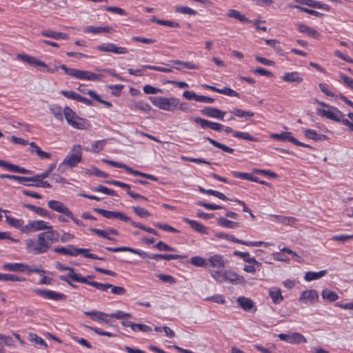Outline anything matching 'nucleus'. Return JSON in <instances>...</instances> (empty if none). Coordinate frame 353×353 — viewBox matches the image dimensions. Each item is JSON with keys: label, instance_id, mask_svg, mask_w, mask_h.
Segmentation results:
<instances>
[{"label": "nucleus", "instance_id": "nucleus-1", "mask_svg": "<svg viewBox=\"0 0 353 353\" xmlns=\"http://www.w3.org/2000/svg\"><path fill=\"white\" fill-rule=\"evenodd\" d=\"M93 210L106 219H119L125 223H130V224L134 228H139L154 235H159L157 231L154 229L148 228L140 223L132 221L130 217L123 212L119 211H110L102 208H94Z\"/></svg>", "mask_w": 353, "mask_h": 353}, {"label": "nucleus", "instance_id": "nucleus-35", "mask_svg": "<svg viewBox=\"0 0 353 353\" xmlns=\"http://www.w3.org/2000/svg\"><path fill=\"white\" fill-rule=\"evenodd\" d=\"M74 250H75V247L72 245H68V248L57 247V248H54V249H53L54 252H55L57 253L62 254H65V255H69V256H75Z\"/></svg>", "mask_w": 353, "mask_h": 353}, {"label": "nucleus", "instance_id": "nucleus-31", "mask_svg": "<svg viewBox=\"0 0 353 353\" xmlns=\"http://www.w3.org/2000/svg\"><path fill=\"white\" fill-rule=\"evenodd\" d=\"M6 221L12 227L20 230L23 232V230L24 229L23 223L24 221L23 219H17L15 218L11 217L10 216L6 215Z\"/></svg>", "mask_w": 353, "mask_h": 353}, {"label": "nucleus", "instance_id": "nucleus-60", "mask_svg": "<svg viewBox=\"0 0 353 353\" xmlns=\"http://www.w3.org/2000/svg\"><path fill=\"white\" fill-rule=\"evenodd\" d=\"M29 337H30V340L32 342H34L36 344H39L41 346L47 347L48 345H47V343H46V341L41 337L39 336L36 334L30 333L29 334Z\"/></svg>", "mask_w": 353, "mask_h": 353}, {"label": "nucleus", "instance_id": "nucleus-46", "mask_svg": "<svg viewBox=\"0 0 353 353\" xmlns=\"http://www.w3.org/2000/svg\"><path fill=\"white\" fill-rule=\"evenodd\" d=\"M233 137L238 138V139H242L250 141H254L256 142L259 141L257 137L251 136L248 132H239V131H234L233 132Z\"/></svg>", "mask_w": 353, "mask_h": 353}, {"label": "nucleus", "instance_id": "nucleus-3", "mask_svg": "<svg viewBox=\"0 0 353 353\" xmlns=\"http://www.w3.org/2000/svg\"><path fill=\"white\" fill-rule=\"evenodd\" d=\"M59 234L56 230H48L38 234L35 254L46 253L52 244L59 241Z\"/></svg>", "mask_w": 353, "mask_h": 353}, {"label": "nucleus", "instance_id": "nucleus-55", "mask_svg": "<svg viewBox=\"0 0 353 353\" xmlns=\"http://www.w3.org/2000/svg\"><path fill=\"white\" fill-rule=\"evenodd\" d=\"M196 205H199V206H201V207H203V208H206L208 210H210L225 209V208L223 205H215V204H212V203H205V202L201 201H198L196 202Z\"/></svg>", "mask_w": 353, "mask_h": 353}, {"label": "nucleus", "instance_id": "nucleus-34", "mask_svg": "<svg viewBox=\"0 0 353 353\" xmlns=\"http://www.w3.org/2000/svg\"><path fill=\"white\" fill-rule=\"evenodd\" d=\"M3 168L9 172L25 174L26 169L17 165L12 164L6 161H4Z\"/></svg>", "mask_w": 353, "mask_h": 353}, {"label": "nucleus", "instance_id": "nucleus-37", "mask_svg": "<svg viewBox=\"0 0 353 353\" xmlns=\"http://www.w3.org/2000/svg\"><path fill=\"white\" fill-rule=\"evenodd\" d=\"M190 264L195 267L208 268V259L202 258L199 256L192 257L188 261Z\"/></svg>", "mask_w": 353, "mask_h": 353}, {"label": "nucleus", "instance_id": "nucleus-57", "mask_svg": "<svg viewBox=\"0 0 353 353\" xmlns=\"http://www.w3.org/2000/svg\"><path fill=\"white\" fill-rule=\"evenodd\" d=\"M232 174L234 177H237V178H239V179H245V180H248V181H256V179H253L254 176L252 174H250V173L240 172L233 171L232 172Z\"/></svg>", "mask_w": 353, "mask_h": 353}, {"label": "nucleus", "instance_id": "nucleus-64", "mask_svg": "<svg viewBox=\"0 0 353 353\" xmlns=\"http://www.w3.org/2000/svg\"><path fill=\"white\" fill-rule=\"evenodd\" d=\"M219 94H223L230 97H240V95L237 92L228 87H224L223 88L220 89Z\"/></svg>", "mask_w": 353, "mask_h": 353}, {"label": "nucleus", "instance_id": "nucleus-18", "mask_svg": "<svg viewBox=\"0 0 353 353\" xmlns=\"http://www.w3.org/2000/svg\"><path fill=\"white\" fill-rule=\"evenodd\" d=\"M296 3L305 5L311 8L323 9L325 10H329L330 6L327 4L322 3L319 1H316L314 0H294Z\"/></svg>", "mask_w": 353, "mask_h": 353}, {"label": "nucleus", "instance_id": "nucleus-28", "mask_svg": "<svg viewBox=\"0 0 353 353\" xmlns=\"http://www.w3.org/2000/svg\"><path fill=\"white\" fill-rule=\"evenodd\" d=\"M239 306L245 311H249L254 307V302L245 296H240L236 300Z\"/></svg>", "mask_w": 353, "mask_h": 353}, {"label": "nucleus", "instance_id": "nucleus-43", "mask_svg": "<svg viewBox=\"0 0 353 353\" xmlns=\"http://www.w3.org/2000/svg\"><path fill=\"white\" fill-rule=\"evenodd\" d=\"M87 94H88L90 97H92L93 99L96 100L100 103H102L105 105V107L110 108L112 107V103L110 101H107L105 100H103L101 97L97 94L94 90H89L87 92Z\"/></svg>", "mask_w": 353, "mask_h": 353}, {"label": "nucleus", "instance_id": "nucleus-19", "mask_svg": "<svg viewBox=\"0 0 353 353\" xmlns=\"http://www.w3.org/2000/svg\"><path fill=\"white\" fill-rule=\"evenodd\" d=\"M28 265L22 263H5L3 265L4 270L17 272H24Z\"/></svg>", "mask_w": 353, "mask_h": 353}, {"label": "nucleus", "instance_id": "nucleus-24", "mask_svg": "<svg viewBox=\"0 0 353 353\" xmlns=\"http://www.w3.org/2000/svg\"><path fill=\"white\" fill-rule=\"evenodd\" d=\"M296 27L299 32L307 34L312 38H317L319 34L316 30L305 24L299 23L296 24Z\"/></svg>", "mask_w": 353, "mask_h": 353}, {"label": "nucleus", "instance_id": "nucleus-11", "mask_svg": "<svg viewBox=\"0 0 353 353\" xmlns=\"http://www.w3.org/2000/svg\"><path fill=\"white\" fill-rule=\"evenodd\" d=\"M299 301L305 304L314 305L319 301L318 292L315 290H305L301 293Z\"/></svg>", "mask_w": 353, "mask_h": 353}, {"label": "nucleus", "instance_id": "nucleus-50", "mask_svg": "<svg viewBox=\"0 0 353 353\" xmlns=\"http://www.w3.org/2000/svg\"><path fill=\"white\" fill-rule=\"evenodd\" d=\"M292 344H299L307 343L306 338L299 332L291 333Z\"/></svg>", "mask_w": 353, "mask_h": 353}, {"label": "nucleus", "instance_id": "nucleus-29", "mask_svg": "<svg viewBox=\"0 0 353 353\" xmlns=\"http://www.w3.org/2000/svg\"><path fill=\"white\" fill-rule=\"evenodd\" d=\"M269 296L274 304H279L283 300L281 291L279 288H272L269 290Z\"/></svg>", "mask_w": 353, "mask_h": 353}, {"label": "nucleus", "instance_id": "nucleus-10", "mask_svg": "<svg viewBox=\"0 0 353 353\" xmlns=\"http://www.w3.org/2000/svg\"><path fill=\"white\" fill-rule=\"evenodd\" d=\"M35 292L37 295L41 297L57 301L65 300L67 298L64 294L59 293L50 290L38 289L35 291Z\"/></svg>", "mask_w": 353, "mask_h": 353}, {"label": "nucleus", "instance_id": "nucleus-52", "mask_svg": "<svg viewBox=\"0 0 353 353\" xmlns=\"http://www.w3.org/2000/svg\"><path fill=\"white\" fill-rule=\"evenodd\" d=\"M230 112L232 114V115L239 118H243L245 117H253L254 115V113L253 112L245 111L238 108L234 109Z\"/></svg>", "mask_w": 353, "mask_h": 353}, {"label": "nucleus", "instance_id": "nucleus-45", "mask_svg": "<svg viewBox=\"0 0 353 353\" xmlns=\"http://www.w3.org/2000/svg\"><path fill=\"white\" fill-rule=\"evenodd\" d=\"M130 108L132 110L138 109L145 112H149L152 110L151 106L148 103H145L142 101H139L134 103L133 105L130 106Z\"/></svg>", "mask_w": 353, "mask_h": 353}, {"label": "nucleus", "instance_id": "nucleus-26", "mask_svg": "<svg viewBox=\"0 0 353 353\" xmlns=\"http://www.w3.org/2000/svg\"><path fill=\"white\" fill-rule=\"evenodd\" d=\"M40 174H36L32 176V182H34L32 185H27V186H32L37 188H50L51 185L47 181H43L46 179L45 177H39Z\"/></svg>", "mask_w": 353, "mask_h": 353}, {"label": "nucleus", "instance_id": "nucleus-27", "mask_svg": "<svg viewBox=\"0 0 353 353\" xmlns=\"http://www.w3.org/2000/svg\"><path fill=\"white\" fill-rule=\"evenodd\" d=\"M186 257V256L184 255H179V254H152L150 256V259H154V260H159V259H165V260H172V259H179Z\"/></svg>", "mask_w": 353, "mask_h": 353}, {"label": "nucleus", "instance_id": "nucleus-58", "mask_svg": "<svg viewBox=\"0 0 353 353\" xmlns=\"http://www.w3.org/2000/svg\"><path fill=\"white\" fill-rule=\"evenodd\" d=\"M212 277L219 283L224 282V272L222 270H211Z\"/></svg>", "mask_w": 353, "mask_h": 353}, {"label": "nucleus", "instance_id": "nucleus-5", "mask_svg": "<svg viewBox=\"0 0 353 353\" xmlns=\"http://www.w3.org/2000/svg\"><path fill=\"white\" fill-rule=\"evenodd\" d=\"M65 119L70 126L79 130L87 129L89 124L88 121L79 117L70 107L65 106L63 109Z\"/></svg>", "mask_w": 353, "mask_h": 353}, {"label": "nucleus", "instance_id": "nucleus-44", "mask_svg": "<svg viewBox=\"0 0 353 353\" xmlns=\"http://www.w3.org/2000/svg\"><path fill=\"white\" fill-rule=\"evenodd\" d=\"M289 7L290 8H292L298 9L299 10H300L301 12L307 13V14H311V15L316 16L317 17H322L323 16V14H322V13H321L319 12H317V11L314 10L308 9L307 8H304V7H302L301 6H299V5H290Z\"/></svg>", "mask_w": 353, "mask_h": 353}, {"label": "nucleus", "instance_id": "nucleus-14", "mask_svg": "<svg viewBox=\"0 0 353 353\" xmlns=\"http://www.w3.org/2000/svg\"><path fill=\"white\" fill-rule=\"evenodd\" d=\"M105 250L112 252H130L136 254H138L143 259L145 258H150V254H148L147 252L137 250L130 247H117V248H112V247H107L105 248Z\"/></svg>", "mask_w": 353, "mask_h": 353}, {"label": "nucleus", "instance_id": "nucleus-23", "mask_svg": "<svg viewBox=\"0 0 353 353\" xmlns=\"http://www.w3.org/2000/svg\"><path fill=\"white\" fill-rule=\"evenodd\" d=\"M41 34L43 37L52 38L56 40L63 39L67 40L68 35L64 32H55L50 30H43L41 32Z\"/></svg>", "mask_w": 353, "mask_h": 353}, {"label": "nucleus", "instance_id": "nucleus-56", "mask_svg": "<svg viewBox=\"0 0 353 353\" xmlns=\"http://www.w3.org/2000/svg\"><path fill=\"white\" fill-rule=\"evenodd\" d=\"M176 12L183 14L196 15L197 11L187 6H179L176 8Z\"/></svg>", "mask_w": 353, "mask_h": 353}, {"label": "nucleus", "instance_id": "nucleus-63", "mask_svg": "<svg viewBox=\"0 0 353 353\" xmlns=\"http://www.w3.org/2000/svg\"><path fill=\"white\" fill-rule=\"evenodd\" d=\"M63 96H64L66 98L75 100L79 101V99L80 98V94H77V92L74 91H67V90H62L60 92Z\"/></svg>", "mask_w": 353, "mask_h": 353}, {"label": "nucleus", "instance_id": "nucleus-8", "mask_svg": "<svg viewBox=\"0 0 353 353\" xmlns=\"http://www.w3.org/2000/svg\"><path fill=\"white\" fill-rule=\"evenodd\" d=\"M228 263V260L220 254H215L208 259V267L216 270H223Z\"/></svg>", "mask_w": 353, "mask_h": 353}, {"label": "nucleus", "instance_id": "nucleus-22", "mask_svg": "<svg viewBox=\"0 0 353 353\" xmlns=\"http://www.w3.org/2000/svg\"><path fill=\"white\" fill-rule=\"evenodd\" d=\"M270 137L276 140L286 141L294 144H298L299 141L292 136L290 132H285L281 134H272Z\"/></svg>", "mask_w": 353, "mask_h": 353}, {"label": "nucleus", "instance_id": "nucleus-40", "mask_svg": "<svg viewBox=\"0 0 353 353\" xmlns=\"http://www.w3.org/2000/svg\"><path fill=\"white\" fill-rule=\"evenodd\" d=\"M192 120L200 125V126L203 128V129H212V126H213V123L214 122L213 121H208L207 119H202L201 117H193L192 119Z\"/></svg>", "mask_w": 353, "mask_h": 353}, {"label": "nucleus", "instance_id": "nucleus-17", "mask_svg": "<svg viewBox=\"0 0 353 353\" xmlns=\"http://www.w3.org/2000/svg\"><path fill=\"white\" fill-rule=\"evenodd\" d=\"M183 220L185 223L190 225V226L194 230H195L201 234H208V228L205 225L201 224V223H199L196 221H194V220L190 219L188 218H183Z\"/></svg>", "mask_w": 353, "mask_h": 353}, {"label": "nucleus", "instance_id": "nucleus-39", "mask_svg": "<svg viewBox=\"0 0 353 353\" xmlns=\"http://www.w3.org/2000/svg\"><path fill=\"white\" fill-rule=\"evenodd\" d=\"M326 270H321L318 272H307L305 274L304 279L307 281H311L320 279L326 274Z\"/></svg>", "mask_w": 353, "mask_h": 353}, {"label": "nucleus", "instance_id": "nucleus-38", "mask_svg": "<svg viewBox=\"0 0 353 353\" xmlns=\"http://www.w3.org/2000/svg\"><path fill=\"white\" fill-rule=\"evenodd\" d=\"M205 140H207L209 141L210 143L213 145L214 146L221 149L223 151L228 153H233L234 150L232 148H230L224 144H222L216 141H215L213 139H211L210 137H205L203 138Z\"/></svg>", "mask_w": 353, "mask_h": 353}, {"label": "nucleus", "instance_id": "nucleus-20", "mask_svg": "<svg viewBox=\"0 0 353 353\" xmlns=\"http://www.w3.org/2000/svg\"><path fill=\"white\" fill-rule=\"evenodd\" d=\"M282 80L288 83H301L303 77L298 72H285L281 77Z\"/></svg>", "mask_w": 353, "mask_h": 353}, {"label": "nucleus", "instance_id": "nucleus-13", "mask_svg": "<svg viewBox=\"0 0 353 353\" xmlns=\"http://www.w3.org/2000/svg\"><path fill=\"white\" fill-rule=\"evenodd\" d=\"M224 282L230 283L234 285L243 284L245 280L243 276L238 274L232 270L224 271Z\"/></svg>", "mask_w": 353, "mask_h": 353}, {"label": "nucleus", "instance_id": "nucleus-59", "mask_svg": "<svg viewBox=\"0 0 353 353\" xmlns=\"http://www.w3.org/2000/svg\"><path fill=\"white\" fill-rule=\"evenodd\" d=\"M105 145V140H100L95 141L92 145V148L90 150L86 149L88 151H91L95 153L99 152L101 150H103V146Z\"/></svg>", "mask_w": 353, "mask_h": 353}, {"label": "nucleus", "instance_id": "nucleus-61", "mask_svg": "<svg viewBox=\"0 0 353 353\" xmlns=\"http://www.w3.org/2000/svg\"><path fill=\"white\" fill-rule=\"evenodd\" d=\"M143 92L147 94H156L158 93H162L163 90L161 89L153 87L150 85H145L143 88Z\"/></svg>", "mask_w": 353, "mask_h": 353}, {"label": "nucleus", "instance_id": "nucleus-7", "mask_svg": "<svg viewBox=\"0 0 353 353\" xmlns=\"http://www.w3.org/2000/svg\"><path fill=\"white\" fill-rule=\"evenodd\" d=\"M43 230H46L48 231L53 229L52 225H48L47 223L45 222L44 221H30L28 224L25 225L24 229L23 230V232L28 233Z\"/></svg>", "mask_w": 353, "mask_h": 353}, {"label": "nucleus", "instance_id": "nucleus-36", "mask_svg": "<svg viewBox=\"0 0 353 353\" xmlns=\"http://www.w3.org/2000/svg\"><path fill=\"white\" fill-rule=\"evenodd\" d=\"M217 223L221 227L231 229L238 228L240 225L239 222L232 221L223 217L218 218Z\"/></svg>", "mask_w": 353, "mask_h": 353}, {"label": "nucleus", "instance_id": "nucleus-21", "mask_svg": "<svg viewBox=\"0 0 353 353\" xmlns=\"http://www.w3.org/2000/svg\"><path fill=\"white\" fill-rule=\"evenodd\" d=\"M303 133L306 138L312 139L314 141H322L327 139L326 135L318 134L314 130L304 129Z\"/></svg>", "mask_w": 353, "mask_h": 353}, {"label": "nucleus", "instance_id": "nucleus-47", "mask_svg": "<svg viewBox=\"0 0 353 353\" xmlns=\"http://www.w3.org/2000/svg\"><path fill=\"white\" fill-rule=\"evenodd\" d=\"M89 279H87V282L85 283V284L91 285L102 292L107 291V290L109 289V287H111L110 283H101L97 281H89Z\"/></svg>", "mask_w": 353, "mask_h": 353}, {"label": "nucleus", "instance_id": "nucleus-25", "mask_svg": "<svg viewBox=\"0 0 353 353\" xmlns=\"http://www.w3.org/2000/svg\"><path fill=\"white\" fill-rule=\"evenodd\" d=\"M23 206L30 210L33 211L34 212H35L36 214H39L41 216L51 218L50 213L49 212V211L43 208L38 207L29 203H23Z\"/></svg>", "mask_w": 353, "mask_h": 353}, {"label": "nucleus", "instance_id": "nucleus-6", "mask_svg": "<svg viewBox=\"0 0 353 353\" xmlns=\"http://www.w3.org/2000/svg\"><path fill=\"white\" fill-rule=\"evenodd\" d=\"M149 99L154 105L165 111L174 112L179 105V99L175 97H150Z\"/></svg>", "mask_w": 353, "mask_h": 353}, {"label": "nucleus", "instance_id": "nucleus-32", "mask_svg": "<svg viewBox=\"0 0 353 353\" xmlns=\"http://www.w3.org/2000/svg\"><path fill=\"white\" fill-rule=\"evenodd\" d=\"M112 28L109 26L104 27H95L92 26H87L84 29V32L85 33H93V34H100L103 32H110Z\"/></svg>", "mask_w": 353, "mask_h": 353}, {"label": "nucleus", "instance_id": "nucleus-12", "mask_svg": "<svg viewBox=\"0 0 353 353\" xmlns=\"http://www.w3.org/2000/svg\"><path fill=\"white\" fill-rule=\"evenodd\" d=\"M203 116L214 118L221 121H224L225 112L213 107H205L200 110Z\"/></svg>", "mask_w": 353, "mask_h": 353}, {"label": "nucleus", "instance_id": "nucleus-42", "mask_svg": "<svg viewBox=\"0 0 353 353\" xmlns=\"http://www.w3.org/2000/svg\"><path fill=\"white\" fill-rule=\"evenodd\" d=\"M50 110L57 120H63L64 113L63 110H62L61 106L58 105H52L50 107Z\"/></svg>", "mask_w": 353, "mask_h": 353}, {"label": "nucleus", "instance_id": "nucleus-4", "mask_svg": "<svg viewBox=\"0 0 353 353\" xmlns=\"http://www.w3.org/2000/svg\"><path fill=\"white\" fill-rule=\"evenodd\" d=\"M72 154H68L62 163L59 165L58 170L64 172L65 168H74L82 161V148L80 145H74L72 148Z\"/></svg>", "mask_w": 353, "mask_h": 353}, {"label": "nucleus", "instance_id": "nucleus-9", "mask_svg": "<svg viewBox=\"0 0 353 353\" xmlns=\"http://www.w3.org/2000/svg\"><path fill=\"white\" fill-rule=\"evenodd\" d=\"M332 110H326L324 109H317L318 115L325 117L334 121H340L341 118L343 117V114L335 107H330Z\"/></svg>", "mask_w": 353, "mask_h": 353}, {"label": "nucleus", "instance_id": "nucleus-2", "mask_svg": "<svg viewBox=\"0 0 353 353\" xmlns=\"http://www.w3.org/2000/svg\"><path fill=\"white\" fill-rule=\"evenodd\" d=\"M59 68L63 70L65 73L70 77L77 79L88 80V81H101L104 77L101 74H95L90 71L80 70L74 68H68L65 65H61L59 66H54V68L48 67L47 72L50 73H54Z\"/></svg>", "mask_w": 353, "mask_h": 353}, {"label": "nucleus", "instance_id": "nucleus-16", "mask_svg": "<svg viewBox=\"0 0 353 353\" xmlns=\"http://www.w3.org/2000/svg\"><path fill=\"white\" fill-rule=\"evenodd\" d=\"M68 277L70 278L72 281L84 283L87 282V279H93L94 276L88 275L87 276H82L81 274H77L73 268L68 267Z\"/></svg>", "mask_w": 353, "mask_h": 353}, {"label": "nucleus", "instance_id": "nucleus-33", "mask_svg": "<svg viewBox=\"0 0 353 353\" xmlns=\"http://www.w3.org/2000/svg\"><path fill=\"white\" fill-rule=\"evenodd\" d=\"M85 315L90 316L92 320L96 321H105V317L109 314L100 311H88L84 312Z\"/></svg>", "mask_w": 353, "mask_h": 353}, {"label": "nucleus", "instance_id": "nucleus-51", "mask_svg": "<svg viewBox=\"0 0 353 353\" xmlns=\"http://www.w3.org/2000/svg\"><path fill=\"white\" fill-rule=\"evenodd\" d=\"M92 190H94L95 192H103V193L110 195V196H117V194L114 190L109 189L107 187L103 186L102 185H99L97 187L92 188Z\"/></svg>", "mask_w": 353, "mask_h": 353}, {"label": "nucleus", "instance_id": "nucleus-41", "mask_svg": "<svg viewBox=\"0 0 353 353\" xmlns=\"http://www.w3.org/2000/svg\"><path fill=\"white\" fill-rule=\"evenodd\" d=\"M322 297L323 299L330 302H334L339 299V296L336 292L328 289H324L322 291Z\"/></svg>", "mask_w": 353, "mask_h": 353}, {"label": "nucleus", "instance_id": "nucleus-53", "mask_svg": "<svg viewBox=\"0 0 353 353\" xmlns=\"http://www.w3.org/2000/svg\"><path fill=\"white\" fill-rule=\"evenodd\" d=\"M132 209L133 212L141 218H147L152 215L147 210L139 206H133Z\"/></svg>", "mask_w": 353, "mask_h": 353}, {"label": "nucleus", "instance_id": "nucleus-62", "mask_svg": "<svg viewBox=\"0 0 353 353\" xmlns=\"http://www.w3.org/2000/svg\"><path fill=\"white\" fill-rule=\"evenodd\" d=\"M132 330L134 332H149L152 331V327L145 324L134 323Z\"/></svg>", "mask_w": 353, "mask_h": 353}, {"label": "nucleus", "instance_id": "nucleus-48", "mask_svg": "<svg viewBox=\"0 0 353 353\" xmlns=\"http://www.w3.org/2000/svg\"><path fill=\"white\" fill-rule=\"evenodd\" d=\"M0 280L5 281H24L26 279L15 274L0 273Z\"/></svg>", "mask_w": 353, "mask_h": 353}, {"label": "nucleus", "instance_id": "nucleus-54", "mask_svg": "<svg viewBox=\"0 0 353 353\" xmlns=\"http://www.w3.org/2000/svg\"><path fill=\"white\" fill-rule=\"evenodd\" d=\"M75 252V256H77L78 254H83L84 257L90 258V259H98V256L89 253V250L85 248H75L74 250Z\"/></svg>", "mask_w": 353, "mask_h": 353}, {"label": "nucleus", "instance_id": "nucleus-15", "mask_svg": "<svg viewBox=\"0 0 353 353\" xmlns=\"http://www.w3.org/2000/svg\"><path fill=\"white\" fill-rule=\"evenodd\" d=\"M48 207L52 210L64 214L65 216H70L71 211L64 205L62 202L56 200H50L48 202Z\"/></svg>", "mask_w": 353, "mask_h": 353}, {"label": "nucleus", "instance_id": "nucleus-49", "mask_svg": "<svg viewBox=\"0 0 353 353\" xmlns=\"http://www.w3.org/2000/svg\"><path fill=\"white\" fill-rule=\"evenodd\" d=\"M151 20H152V21L155 22L161 26H169V27H172V28L179 27V23L172 21L159 19H157L156 17H153Z\"/></svg>", "mask_w": 353, "mask_h": 353}, {"label": "nucleus", "instance_id": "nucleus-30", "mask_svg": "<svg viewBox=\"0 0 353 353\" xmlns=\"http://www.w3.org/2000/svg\"><path fill=\"white\" fill-rule=\"evenodd\" d=\"M227 15L228 17L236 19L243 23H248L252 22L251 20H250L244 14H242L239 11L236 10H229Z\"/></svg>", "mask_w": 353, "mask_h": 353}]
</instances>
